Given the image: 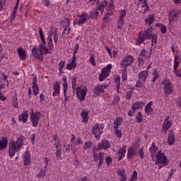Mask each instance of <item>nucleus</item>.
<instances>
[{"label": "nucleus", "instance_id": "obj_1", "mask_svg": "<svg viewBox=\"0 0 181 181\" xmlns=\"http://www.w3.org/2000/svg\"><path fill=\"white\" fill-rule=\"evenodd\" d=\"M71 83L73 92L71 91V94H69V95H71V93L73 94L72 95H74V93H76V97L81 103H83V101L86 100V95H87V93L88 91L87 86H85L84 89H83L81 86L76 88L77 86V77L76 76L72 78Z\"/></svg>", "mask_w": 181, "mask_h": 181}, {"label": "nucleus", "instance_id": "obj_2", "mask_svg": "<svg viewBox=\"0 0 181 181\" xmlns=\"http://www.w3.org/2000/svg\"><path fill=\"white\" fill-rule=\"evenodd\" d=\"M161 84L163 86V91L165 98H168L169 95L173 94V83L170 81V79L164 78Z\"/></svg>", "mask_w": 181, "mask_h": 181}, {"label": "nucleus", "instance_id": "obj_3", "mask_svg": "<svg viewBox=\"0 0 181 181\" xmlns=\"http://www.w3.org/2000/svg\"><path fill=\"white\" fill-rule=\"evenodd\" d=\"M149 77V71H141L138 74V79L135 84L136 88H141L144 87L146 80Z\"/></svg>", "mask_w": 181, "mask_h": 181}, {"label": "nucleus", "instance_id": "obj_4", "mask_svg": "<svg viewBox=\"0 0 181 181\" xmlns=\"http://www.w3.org/2000/svg\"><path fill=\"white\" fill-rule=\"evenodd\" d=\"M41 117L42 113L40 112H35V109L33 107L30 108V119L34 128H37V125H39V120L40 119Z\"/></svg>", "mask_w": 181, "mask_h": 181}, {"label": "nucleus", "instance_id": "obj_5", "mask_svg": "<svg viewBox=\"0 0 181 181\" xmlns=\"http://www.w3.org/2000/svg\"><path fill=\"white\" fill-rule=\"evenodd\" d=\"M155 165H169V159L166 157V154L163 153L161 150L157 152L156 154Z\"/></svg>", "mask_w": 181, "mask_h": 181}, {"label": "nucleus", "instance_id": "obj_6", "mask_svg": "<svg viewBox=\"0 0 181 181\" xmlns=\"http://www.w3.org/2000/svg\"><path fill=\"white\" fill-rule=\"evenodd\" d=\"M21 149H22L21 147L15 141L10 140L8 143V156L10 158H13L15 153L19 152Z\"/></svg>", "mask_w": 181, "mask_h": 181}, {"label": "nucleus", "instance_id": "obj_7", "mask_svg": "<svg viewBox=\"0 0 181 181\" xmlns=\"http://www.w3.org/2000/svg\"><path fill=\"white\" fill-rule=\"evenodd\" d=\"M181 11L179 9H171L170 10V13L168 14V21L169 24L175 23L177 22V20L180 18Z\"/></svg>", "mask_w": 181, "mask_h": 181}, {"label": "nucleus", "instance_id": "obj_8", "mask_svg": "<svg viewBox=\"0 0 181 181\" xmlns=\"http://www.w3.org/2000/svg\"><path fill=\"white\" fill-rule=\"evenodd\" d=\"M112 69V64H109L101 70V73L99 75V81H104L107 77L111 74V69Z\"/></svg>", "mask_w": 181, "mask_h": 181}, {"label": "nucleus", "instance_id": "obj_9", "mask_svg": "<svg viewBox=\"0 0 181 181\" xmlns=\"http://www.w3.org/2000/svg\"><path fill=\"white\" fill-rule=\"evenodd\" d=\"M82 15L85 16L86 22H87V21H90V19L96 21L100 15V13L94 8L91 11H90L89 15L86 12H83Z\"/></svg>", "mask_w": 181, "mask_h": 181}, {"label": "nucleus", "instance_id": "obj_10", "mask_svg": "<svg viewBox=\"0 0 181 181\" xmlns=\"http://www.w3.org/2000/svg\"><path fill=\"white\" fill-rule=\"evenodd\" d=\"M103 129H104V127H100L98 123L95 124L92 127V135H95V138L98 141L100 140L101 135H103Z\"/></svg>", "mask_w": 181, "mask_h": 181}, {"label": "nucleus", "instance_id": "obj_11", "mask_svg": "<svg viewBox=\"0 0 181 181\" xmlns=\"http://www.w3.org/2000/svg\"><path fill=\"white\" fill-rule=\"evenodd\" d=\"M149 59H151V57L150 54H148V51H146L145 49H141L138 57L139 66V64L144 66L145 60H149Z\"/></svg>", "mask_w": 181, "mask_h": 181}, {"label": "nucleus", "instance_id": "obj_12", "mask_svg": "<svg viewBox=\"0 0 181 181\" xmlns=\"http://www.w3.org/2000/svg\"><path fill=\"white\" fill-rule=\"evenodd\" d=\"M38 50L41 54H52V52L53 50H50V48L49 47L46 46V41H44L42 42V44H40L38 46Z\"/></svg>", "mask_w": 181, "mask_h": 181}, {"label": "nucleus", "instance_id": "obj_13", "mask_svg": "<svg viewBox=\"0 0 181 181\" xmlns=\"http://www.w3.org/2000/svg\"><path fill=\"white\" fill-rule=\"evenodd\" d=\"M23 165L29 166L32 165V156H30V151L26 150L23 156Z\"/></svg>", "mask_w": 181, "mask_h": 181}, {"label": "nucleus", "instance_id": "obj_14", "mask_svg": "<svg viewBox=\"0 0 181 181\" xmlns=\"http://www.w3.org/2000/svg\"><path fill=\"white\" fill-rule=\"evenodd\" d=\"M134 57L132 55H127L125 57L124 59L122 60L120 62V65L122 67H126L128 68V66H131L132 63H134Z\"/></svg>", "mask_w": 181, "mask_h": 181}, {"label": "nucleus", "instance_id": "obj_15", "mask_svg": "<svg viewBox=\"0 0 181 181\" xmlns=\"http://www.w3.org/2000/svg\"><path fill=\"white\" fill-rule=\"evenodd\" d=\"M146 39V34H145L144 31L141 30L139 32V35L135 42L136 46H141V45H142V43H144Z\"/></svg>", "mask_w": 181, "mask_h": 181}, {"label": "nucleus", "instance_id": "obj_16", "mask_svg": "<svg viewBox=\"0 0 181 181\" xmlns=\"http://www.w3.org/2000/svg\"><path fill=\"white\" fill-rule=\"evenodd\" d=\"M146 39V34H145L144 31L141 30L139 32V35L135 42L136 46H141V45H142V43H144Z\"/></svg>", "mask_w": 181, "mask_h": 181}, {"label": "nucleus", "instance_id": "obj_17", "mask_svg": "<svg viewBox=\"0 0 181 181\" xmlns=\"http://www.w3.org/2000/svg\"><path fill=\"white\" fill-rule=\"evenodd\" d=\"M60 25L62 26V28H68V32L66 33V35H70V33L71 32V28L70 27V18H64V20L61 21Z\"/></svg>", "mask_w": 181, "mask_h": 181}, {"label": "nucleus", "instance_id": "obj_18", "mask_svg": "<svg viewBox=\"0 0 181 181\" xmlns=\"http://www.w3.org/2000/svg\"><path fill=\"white\" fill-rule=\"evenodd\" d=\"M168 132L167 143L172 146L173 145H175V142H176V137L175 136V132L173 129H169Z\"/></svg>", "mask_w": 181, "mask_h": 181}, {"label": "nucleus", "instance_id": "obj_19", "mask_svg": "<svg viewBox=\"0 0 181 181\" xmlns=\"http://www.w3.org/2000/svg\"><path fill=\"white\" fill-rule=\"evenodd\" d=\"M125 153H127V146L123 145L122 147H119L118 148V162H119V160H122L124 158H125Z\"/></svg>", "mask_w": 181, "mask_h": 181}, {"label": "nucleus", "instance_id": "obj_20", "mask_svg": "<svg viewBox=\"0 0 181 181\" xmlns=\"http://www.w3.org/2000/svg\"><path fill=\"white\" fill-rule=\"evenodd\" d=\"M98 145L99 146V148H100L101 151L102 149L107 151V149H110V148H111V144H110V141L107 139L101 140L100 143H98Z\"/></svg>", "mask_w": 181, "mask_h": 181}, {"label": "nucleus", "instance_id": "obj_21", "mask_svg": "<svg viewBox=\"0 0 181 181\" xmlns=\"http://www.w3.org/2000/svg\"><path fill=\"white\" fill-rule=\"evenodd\" d=\"M28 112L29 111L28 110H24L21 115H18L19 122H23V124H26V122H28V119H29V113H28Z\"/></svg>", "mask_w": 181, "mask_h": 181}, {"label": "nucleus", "instance_id": "obj_22", "mask_svg": "<svg viewBox=\"0 0 181 181\" xmlns=\"http://www.w3.org/2000/svg\"><path fill=\"white\" fill-rule=\"evenodd\" d=\"M159 151V148L156 146V143L153 142L151 144V146L149 148V152L151 153V158L153 160H155V155H156V153Z\"/></svg>", "mask_w": 181, "mask_h": 181}, {"label": "nucleus", "instance_id": "obj_23", "mask_svg": "<svg viewBox=\"0 0 181 181\" xmlns=\"http://www.w3.org/2000/svg\"><path fill=\"white\" fill-rule=\"evenodd\" d=\"M18 54L19 56L20 60H23V62H25L27 59V54L26 50L23 49V47H20L17 49Z\"/></svg>", "mask_w": 181, "mask_h": 181}, {"label": "nucleus", "instance_id": "obj_24", "mask_svg": "<svg viewBox=\"0 0 181 181\" xmlns=\"http://www.w3.org/2000/svg\"><path fill=\"white\" fill-rule=\"evenodd\" d=\"M134 156H136V151H135V147L132 146L127 149V160L132 159Z\"/></svg>", "mask_w": 181, "mask_h": 181}, {"label": "nucleus", "instance_id": "obj_25", "mask_svg": "<svg viewBox=\"0 0 181 181\" xmlns=\"http://www.w3.org/2000/svg\"><path fill=\"white\" fill-rule=\"evenodd\" d=\"M90 112L88 110H83L81 113V117L82 118V122L84 124L88 123V119H90Z\"/></svg>", "mask_w": 181, "mask_h": 181}, {"label": "nucleus", "instance_id": "obj_26", "mask_svg": "<svg viewBox=\"0 0 181 181\" xmlns=\"http://www.w3.org/2000/svg\"><path fill=\"white\" fill-rule=\"evenodd\" d=\"M172 127V122H164L160 134H168V129Z\"/></svg>", "mask_w": 181, "mask_h": 181}, {"label": "nucleus", "instance_id": "obj_27", "mask_svg": "<svg viewBox=\"0 0 181 181\" xmlns=\"http://www.w3.org/2000/svg\"><path fill=\"white\" fill-rule=\"evenodd\" d=\"M179 50H176V54L174 56V70H177L179 68V64H180V57H179Z\"/></svg>", "mask_w": 181, "mask_h": 181}, {"label": "nucleus", "instance_id": "obj_28", "mask_svg": "<svg viewBox=\"0 0 181 181\" xmlns=\"http://www.w3.org/2000/svg\"><path fill=\"white\" fill-rule=\"evenodd\" d=\"M6 146H8V136H3L0 140V151H4Z\"/></svg>", "mask_w": 181, "mask_h": 181}, {"label": "nucleus", "instance_id": "obj_29", "mask_svg": "<svg viewBox=\"0 0 181 181\" xmlns=\"http://www.w3.org/2000/svg\"><path fill=\"white\" fill-rule=\"evenodd\" d=\"M78 18H79L78 21H74L73 25H78V26H80L81 25H84V23H86V17L84 16V14L78 15Z\"/></svg>", "mask_w": 181, "mask_h": 181}, {"label": "nucleus", "instance_id": "obj_30", "mask_svg": "<svg viewBox=\"0 0 181 181\" xmlns=\"http://www.w3.org/2000/svg\"><path fill=\"white\" fill-rule=\"evenodd\" d=\"M122 67L123 69L121 70L122 81H127V80H128V68L127 67V65H124V66Z\"/></svg>", "mask_w": 181, "mask_h": 181}, {"label": "nucleus", "instance_id": "obj_31", "mask_svg": "<svg viewBox=\"0 0 181 181\" xmlns=\"http://www.w3.org/2000/svg\"><path fill=\"white\" fill-rule=\"evenodd\" d=\"M144 22L146 25H148V26L153 25V22H155V14H151L148 16V17L144 19Z\"/></svg>", "mask_w": 181, "mask_h": 181}, {"label": "nucleus", "instance_id": "obj_32", "mask_svg": "<svg viewBox=\"0 0 181 181\" xmlns=\"http://www.w3.org/2000/svg\"><path fill=\"white\" fill-rule=\"evenodd\" d=\"M144 105H145V103L142 101H136V103H133L132 107L136 110H142L144 108Z\"/></svg>", "mask_w": 181, "mask_h": 181}, {"label": "nucleus", "instance_id": "obj_33", "mask_svg": "<svg viewBox=\"0 0 181 181\" xmlns=\"http://www.w3.org/2000/svg\"><path fill=\"white\" fill-rule=\"evenodd\" d=\"M155 28H160V30L163 35L168 33V28L163 23H158L155 24Z\"/></svg>", "mask_w": 181, "mask_h": 181}, {"label": "nucleus", "instance_id": "obj_34", "mask_svg": "<svg viewBox=\"0 0 181 181\" xmlns=\"http://www.w3.org/2000/svg\"><path fill=\"white\" fill-rule=\"evenodd\" d=\"M25 141H26V137H25V136L21 135L20 137L17 138V140L16 142V144H18V145L19 146L20 148H23V142H25Z\"/></svg>", "mask_w": 181, "mask_h": 181}, {"label": "nucleus", "instance_id": "obj_35", "mask_svg": "<svg viewBox=\"0 0 181 181\" xmlns=\"http://www.w3.org/2000/svg\"><path fill=\"white\" fill-rule=\"evenodd\" d=\"M108 5V0H103V1L100 2V4L95 6L96 11H101L102 9H105V6Z\"/></svg>", "mask_w": 181, "mask_h": 181}, {"label": "nucleus", "instance_id": "obj_36", "mask_svg": "<svg viewBox=\"0 0 181 181\" xmlns=\"http://www.w3.org/2000/svg\"><path fill=\"white\" fill-rule=\"evenodd\" d=\"M106 11L109 16H112V15H114V12H115V6L108 4L107 7L106 8Z\"/></svg>", "mask_w": 181, "mask_h": 181}, {"label": "nucleus", "instance_id": "obj_37", "mask_svg": "<svg viewBox=\"0 0 181 181\" xmlns=\"http://www.w3.org/2000/svg\"><path fill=\"white\" fill-rule=\"evenodd\" d=\"M12 103L14 108H18L19 102L18 101V93L15 92L14 95L12 96Z\"/></svg>", "mask_w": 181, "mask_h": 181}, {"label": "nucleus", "instance_id": "obj_38", "mask_svg": "<svg viewBox=\"0 0 181 181\" xmlns=\"http://www.w3.org/2000/svg\"><path fill=\"white\" fill-rule=\"evenodd\" d=\"M115 87H121V76L119 75H116L113 78Z\"/></svg>", "mask_w": 181, "mask_h": 181}, {"label": "nucleus", "instance_id": "obj_39", "mask_svg": "<svg viewBox=\"0 0 181 181\" xmlns=\"http://www.w3.org/2000/svg\"><path fill=\"white\" fill-rule=\"evenodd\" d=\"M47 45L49 50H53V48L54 47V45H53V38H52V37H47Z\"/></svg>", "mask_w": 181, "mask_h": 181}, {"label": "nucleus", "instance_id": "obj_40", "mask_svg": "<svg viewBox=\"0 0 181 181\" xmlns=\"http://www.w3.org/2000/svg\"><path fill=\"white\" fill-rule=\"evenodd\" d=\"M132 94H134V88L126 90L125 98L126 100H131L132 98Z\"/></svg>", "mask_w": 181, "mask_h": 181}, {"label": "nucleus", "instance_id": "obj_41", "mask_svg": "<svg viewBox=\"0 0 181 181\" xmlns=\"http://www.w3.org/2000/svg\"><path fill=\"white\" fill-rule=\"evenodd\" d=\"M136 121L138 124H141V122H144V115H142V112H138L136 116Z\"/></svg>", "mask_w": 181, "mask_h": 181}, {"label": "nucleus", "instance_id": "obj_42", "mask_svg": "<svg viewBox=\"0 0 181 181\" xmlns=\"http://www.w3.org/2000/svg\"><path fill=\"white\" fill-rule=\"evenodd\" d=\"M63 90L64 91H67L69 88V83H67V77L66 76H63Z\"/></svg>", "mask_w": 181, "mask_h": 181}, {"label": "nucleus", "instance_id": "obj_43", "mask_svg": "<svg viewBox=\"0 0 181 181\" xmlns=\"http://www.w3.org/2000/svg\"><path fill=\"white\" fill-rule=\"evenodd\" d=\"M38 30L41 42H46V39L45 38V33H43V28H42V27H38Z\"/></svg>", "mask_w": 181, "mask_h": 181}, {"label": "nucleus", "instance_id": "obj_44", "mask_svg": "<svg viewBox=\"0 0 181 181\" xmlns=\"http://www.w3.org/2000/svg\"><path fill=\"white\" fill-rule=\"evenodd\" d=\"M115 129V135H116L117 138H122V130H119L118 127L114 128Z\"/></svg>", "mask_w": 181, "mask_h": 181}, {"label": "nucleus", "instance_id": "obj_45", "mask_svg": "<svg viewBox=\"0 0 181 181\" xmlns=\"http://www.w3.org/2000/svg\"><path fill=\"white\" fill-rule=\"evenodd\" d=\"M45 176H46V169H40V173L37 175V177H38V179H43Z\"/></svg>", "mask_w": 181, "mask_h": 181}, {"label": "nucleus", "instance_id": "obj_46", "mask_svg": "<svg viewBox=\"0 0 181 181\" xmlns=\"http://www.w3.org/2000/svg\"><path fill=\"white\" fill-rule=\"evenodd\" d=\"M141 8H145L144 11L143 13H146V12L151 11V8H149V4H148V1H144L142 3Z\"/></svg>", "mask_w": 181, "mask_h": 181}, {"label": "nucleus", "instance_id": "obj_47", "mask_svg": "<svg viewBox=\"0 0 181 181\" xmlns=\"http://www.w3.org/2000/svg\"><path fill=\"white\" fill-rule=\"evenodd\" d=\"M124 23H125V20H122L121 18H119L116 23L117 26V29H120V30L122 29V26H124Z\"/></svg>", "mask_w": 181, "mask_h": 181}, {"label": "nucleus", "instance_id": "obj_48", "mask_svg": "<svg viewBox=\"0 0 181 181\" xmlns=\"http://www.w3.org/2000/svg\"><path fill=\"white\" fill-rule=\"evenodd\" d=\"M62 146L59 147V149H57L56 152H55V155H56V158H57V160H59L60 159H62Z\"/></svg>", "mask_w": 181, "mask_h": 181}, {"label": "nucleus", "instance_id": "obj_49", "mask_svg": "<svg viewBox=\"0 0 181 181\" xmlns=\"http://www.w3.org/2000/svg\"><path fill=\"white\" fill-rule=\"evenodd\" d=\"M144 111L146 112V114L152 115V114L153 113V107H151V106H145V109Z\"/></svg>", "mask_w": 181, "mask_h": 181}, {"label": "nucleus", "instance_id": "obj_50", "mask_svg": "<svg viewBox=\"0 0 181 181\" xmlns=\"http://www.w3.org/2000/svg\"><path fill=\"white\" fill-rule=\"evenodd\" d=\"M91 146H93V141H87L85 142L83 148L84 149V151H86V149H90Z\"/></svg>", "mask_w": 181, "mask_h": 181}, {"label": "nucleus", "instance_id": "obj_51", "mask_svg": "<svg viewBox=\"0 0 181 181\" xmlns=\"http://www.w3.org/2000/svg\"><path fill=\"white\" fill-rule=\"evenodd\" d=\"M66 64V61H61L59 64V71L60 73H64V71H63V69H64V66Z\"/></svg>", "mask_w": 181, "mask_h": 181}, {"label": "nucleus", "instance_id": "obj_52", "mask_svg": "<svg viewBox=\"0 0 181 181\" xmlns=\"http://www.w3.org/2000/svg\"><path fill=\"white\" fill-rule=\"evenodd\" d=\"M76 67L77 64L70 62L66 65V70H74V69H76Z\"/></svg>", "mask_w": 181, "mask_h": 181}, {"label": "nucleus", "instance_id": "obj_53", "mask_svg": "<svg viewBox=\"0 0 181 181\" xmlns=\"http://www.w3.org/2000/svg\"><path fill=\"white\" fill-rule=\"evenodd\" d=\"M33 93L35 97L39 94V85H35L32 86Z\"/></svg>", "mask_w": 181, "mask_h": 181}, {"label": "nucleus", "instance_id": "obj_54", "mask_svg": "<svg viewBox=\"0 0 181 181\" xmlns=\"http://www.w3.org/2000/svg\"><path fill=\"white\" fill-rule=\"evenodd\" d=\"M138 155H139L140 159L145 158V154L144 153V146H142L140 149L138 150Z\"/></svg>", "mask_w": 181, "mask_h": 181}, {"label": "nucleus", "instance_id": "obj_55", "mask_svg": "<svg viewBox=\"0 0 181 181\" xmlns=\"http://www.w3.org/2000/svg\"><path fill=\"white\" fill-rule=\"evenodd\" d=\"M119 101H121V97L115 95L113 101L112 102V105H116V104H118Z\"/></svg>", "mask_w": 181, "mask_h": 181}, {"label": "nucleus", "instance_id": "obj_56", "mask_svg": "<svg viewBox=\"0 0 181 181\" xmlns=\"http://www.w3.org/2000/svg\"><path fill=\"white\" fill-rule=\"evenodd\" d=\"M53 90L54 91H60V82L57 81L54 84Z\"/></svg>", "mask_w": 181, "mask_h": 181}, {"label": "nucleus", "instance_id": "obj_57", "mask_svg": "<svg viewBox=\"0 0 181 181\" xmlns=\"http://www.w3.org/2000/svg\"><path fill=\"white\" fill-rule=\"evenodd\" d=\"M105 162L107 166H111V165H112V158H111V156L106 157Z\"/></svg>", "mask_w": 181, "mask_h": 181}, {"label": "nucleus", "instance_id": "obj_58", "mask_svg": "<svg viewBox=\"0 0 181 181\" xmlns=\"http://www.w3.org/2000/svg\"><path fill=\"white\" fill-rule=\"evenodd\" d=\"M89 62H90V64H92V66L95 67L96 64H95V58L94 57V54L90 55V59H89Z\"/></svg>", "mask_w": 181, "mask_h": 181}, {"label": "nucleus", "instance_id": "obj_59", "mask_svg": "<svg viewBox=\"0 0 181 181\" xmlns=\"http://www.w3.org/2000/svg\"><path fill=\"white\" fill-rule=\"evenodd\" d=\"M127 16V10H122L120 15L119 16V19L125 20L124 18Z\"/></svg>", "mask_w": 181, "mask_h": 181}, {"label": "nucleus", "instance_id": "obj_60", "mask_svg": "<svg viewBox=\"0 0 181 181\" xmlns=\"http://www.w3.org/2000/svg\"><path fill=\"white\" fill-rule=\"evenodd\" d=\"M153 30H155V28H153V26H150L148 28H147V29L144 31V33H145L146 35L152 34V32H153Z\"/></svg>", "mask_w": 181, "mask_h": 181}, {"label": "nucleus", "instance_id": "obj_61", "mask_svg": "<svg viewBox=\"0 0 181 181\" xmlns=\"http://www.w3.org/2000/svg\"><path fill=\"white\" fill-rule=\"evenodd\" d=\"M64 105L67 104V101H69V99L70 98V95H67V90H64Z\"/></svg>", "mask_w": 181, "mask_h": 181}, {"label": "nucleus", "instance_id": "obj_62", "mask_svg": "<svg viewBox=\"0 0 181 181\" xmlns=\"http://www.w3.org/2000/svg\"><path fill=\"white\" fill-rule=\"evenodd\" d=\"M16 13L13 11H12L11 18H10V23H13V22H15V20L16 19Z\"/></svg>", "mask_w": 181, "mask_h": 181}, {"label": "nucleus", "instance_id": "obj_63", "mask_svg": "<svg viewBox=\"0 0 181 181\" xmlns=\"http://www.w3.org/2000/svg\"><path fill=\"white\" fill-rule=\"evenodd\" d=\"M173 73L177 76L179 78H181V69H173Z\"/></svg>", "mask_w": 181, "mask_h": 181}, {"label": "nucleus", "instance_id": "obj_64", "mask_svg": "<svg viewBox=\"0 0 181 181\" xmlns=\"http://www.w3.org/2000/svg\"><path fill=\"white\" fill-rule=\"evenodd\" d=\"M43 56H45V54H42V53H37L35 57H36L37 60H40V62H43L44 58Z\"/></svg>", "mask_w": 181, "mask_h": 181}]
</instances>
